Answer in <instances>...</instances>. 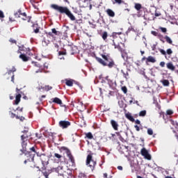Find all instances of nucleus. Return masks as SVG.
Returning <instances> with one entry per match:
<instances>
[{"instance_id":"obj_1","label":"nucleus","mask_w":178,"mask_h":178,"mask_svg":"<svg viewBox=\"0 0 178 178\" xmlns=\"http://www.w3.org/2000/svg\"><path fill=\"white\" fill-rule=\"evenodd\" d=\"M51 8L60 13V15H66L72 22H74L76 20V17L72 13V11L69 9V8L66 6H58V4H51Z\"/></svg>"},{"instance_id":"obj_2","label":"nucleus","mask_w":178,"mask_h":178,"mask_svg":"<svg viewBox=\"0 0 178 178\" xmlns=\"http://www.w3.org/2000/svg\"><path fill=\"white\" fill-rule=\"evenodd\" d=\"M102 57L104 60L97 56H95V59L99 63H100V65H102V66H108L109 69H112V67H114V66L116 65L115 64V61L111 56L102 54Z\"/></svg>"},{"instance_id":"obj_3","label":"nucleus","mask_w":178,"mask_h":178,"mask_svg":"<svg viewBox=\"0 0 178 178\" xmlns=\"http://www.w3.org/2000/svg\"><path fill=\"white\" fill-rule=\"evenodd\" d=\"M86 165L91 169L92 171L95 169L97 161L92 159V154H90L87 156Z\"/></svg>"},{"instance_id":"obj_4","label":"nucleus","mask_w":178,"mask_h":178,"mask_svg":"<svg viewBox=\"0 0 178 178\" xmlns=\"http://www.w3.org/2000/svg\"><path fill=\"white\" fill-rule=\"evenodd\" d=\"M134 8L137 10L138 17H143L145 11H144V8L140 3H135Z\"/></svg>"},{"instance_id":"obj_5","label":"nucleus","mask_w":178,"mask_h":178,"mask_svg":"<svg viewBox=\"0 0 178 178\" xmlns=\"http://www.w3.org/2000/svg\"><path fill=\"white\" fill-rule=\"evenodd\" d=\"M61 149L63 151H65V154H67V156L69 158V161L71 162V166H75L76 163L74 162V157L72 154V152H70V149H67L66 147H62Z\"/></svg>"},{"instance_id":"obj_6","label":"nucleus","mask_w":178,"mask_h":178,"mask_svg":"<svg viewBox=\"0 0 178 178\" xmlns=\"http://www.w3.org/2000/svg\"><path fill=\"white\" fill-rule=\"evenodd\" d=\"M53 170L58 173L60 176H63V178H69L70 175H69V173L66 172V171H64L63 167L58 166L56 168H54Z\"/></svg>"},{"instance_id":"obj_7","label":"nucleus","mask_w":178,"mask_h":178,"mask_svg":"<svg viewBox=\"0 0 178 178\" xmlns=\"http://www.w3.org/2000/svg\"><path fill=\"white\" fill-rule=\"evenodd\" d=\"M27 135H22L21 138L23 140L22 143V149H21V152L24 154L26 151H27V142H26V138H27Z\"/></svg>"},{"instance_id":"obj_8","label":"nucleus","mask_w":178,"mask_h":178,"mask_svg":"<svg viewBox=\"0 0 178 178\" xmlns=\"http://www.w3.org/2000/svg\"><path fill=\"white\" fill-rule=\"evenodd\" d=\"M110 45H113V47H114L115 49H118V51L120 52H121V54L123 52V51H124L123 49V48H122V47L120 46V43L119 42H116L114 40H111L110 41Z\"/></svg>"},{"instance_id":"obj_9","label":"nucleus","mask_w":178,"mask_h":178,"mask_svg":"<svg viewBox=\"0 0 178 178\" xmlns=\"http://www.w3.org/2000/svg\"><path fill=\"white\" fill-rule=\"evenodd\" d=\"M140 154L142 156H144L145 159H147L148 161H151V154L148 153V150H147L145 147H143L141 149Z\"/></svg>"},{"instance_id":"obj_10","label":"nucleus","mask_w":178,"mask_h":178,"mask_svg":"<svg viewBox=\"0 0 178 178\" xmlns=\"http://www.w3.org/2000/svg\"><path fill=\"white\" fill-rule=\"evenodd\" d=\"M71 124L72 123L66 120H60L58 122V126L61 129H67V127H70Z\"/></svg>"},{"instance_id":"obj_11","label":"nucleus","mask_w":178,"mask_h":178,"mask_svg":"<svg viewBox=\"0 0 178 178\" xmlns=\"http://www.w3.org/2000/svg\"><path fill=\"white\" fill-rule=\"evenodd\" d=\"M102 38L105 41V42H107L111 45V41H113V40L111 39V36L108 38V32L104 31L101 34Z\"/></svg>"},{"instance_id":"obj_12","label":"nucleus","mask_w":178,"mask_h":178,"mask_svg":"<svg viewBox=\"0 0 178 178\" xmlns=\"http://www.w3.org/2000/svg\"><path fill=\"white\" fill-rule=\"evenodd\" d=\"M120 35H122V37H124V34L122 32H113L111 35H110V40H113L116 42V39L118 38V36L121 38Z\"/></svg>"},{"instance_id":"obj_13","label":"nucleus","mask_w":178,"mask_h":178,"mask_svg":"<svg viewBox=\"0 0 178 178\" xmlns=\"http://www.w3.org/2000/svg\"><path fill=\"white\" fill-rule=\"evenodd\" d=\"M104 79L106 80L111 88H115V87H116V82L113 81V79L109 77V76H106Z\"/></svg>"},{"instance_id":"obj_14","label":"nucleus","mask_w":178,"mask_h":178,"mask_svg":"<svg viewBox=\"0 0 178 178\" xmlns=\"http://www.w3.org/2000/svg\"><path fill=\"white\" fill-rule=\"evenodd\" d=\"M159 52L161 55H163L166 58V55H169V56H172V54H173V51L172 49H168L166 51L162 49H159Z\"/></svg>"},{"instance_id":"obj_15","label":"nucleus","mask_w":178,"mask_h":178,"mask_svg":"<svg viewBox=\"0 0 178 178\" xmlns=\"http://www.w3.org/2000/svg\"><path fill=\"white\" fill-rule=\"evenodd\" d=\"M47 35L49 37H54V35H60V32L59 31H56L55 28L51 29V32H46Z\"/></svg>"},{"instance_id":"obj_16","label":"nucleus","mask_w":178,"mask_h":178,"mask_svg":"<svg viewBox=\"0 0 178 178\" xmlns=\"http://www.w3.org/2000/svg\"><path fill=\"white\" fill-rule=\"evenodd\" d=\"M51 101L54 104H57V105H60V106L66 108V105L63 104V103L62 102V100L58 97L53 98L51 99Z\"/></svg>"},{"instance_id":"obj_17","label":"nucleus","mask_w":178,"mask_h":178,"mask_svg":"<svg viewBox=\"0 0 178 178\" xmlns=\"http://www.w3.org/2000/svg\"><path fill=\"white\" fill-rule=\"evenodd\" d=\"M20 15L21 16H18V17L22 18V19L25 22H28V23H30V21L31 20V17L27 16V14H26V13H21Z\"/></svg>"},{"instance_id":"obj_18","label":"nucleus","mask_w":178,"mask_h":178,"mask_svg":"<svg viewBox=\"0 0 178 178\" xmlns=\"http://www.w3.org/2000/svg\"><path fill=\"white\" fill-rule=\"evenodd\" d=\"M26 155H28V159L25 160L24 161V163L26 164V163H27V162H34V156H35V154H32L31 152H29L28 154H26Z\"/></svg>"},{"instance_id":"obj_19","label":"nucleus","mask_w":178,"mask_h":178,"mask_svg":"<svg viewBox=\"0 0 178 178\" xmlns=\"http://www.w3.org/2000/svg\"><path fill=\"white\" fill-rule=\"evenodd\" d=\"M149 62L151 63H155V62H156V60L152 56H149L146 58V65H148Z\"/></svg>"},{"instance_id":"obj_20","label":"nucleus","mask_w":178,"mask_h":178,"mask_svg":"<svg viewBox=\"0 0 178 178\" xmlns=\"http://www.w3.org/2000/svg\"><path fill=\"white\" fill-rule=\"evenodd\" d=\"M32 28L33 30V33H35V34H38V33H40V27L38 26V24H33L32 25Z\"/></svg>"},{"instance_id":"obj_21","label":"nucleus","mask_w":178,"mask_h":178,"mask_svg":"<svg viewBox=\"0 0 178 178\" xmlns=\"http://www.w3.org/2000/svg\"><path fill=\"white\" fill-rule=\"evenodd\" d=\"M167 68L169 69V70H172V72H175L176 67L173 65V63L172 62L168 63L166 64Z\"/></svg>"},{"instance_id":"obj_22","label":"nucleus","mask_w":178,"mask_h":178,"mask_svg":"<svg viewBox=\"0 0 178 178\" xmlns=\"http://www.w3.org/2000/svg\"><path fill=\"white\" fill-rule=\"evenodd\" d=\"M125 118L127 119H128V120H130V122H136V120H134V117H133V115H131V113H127L125 114Z\"/></svg>"},{"instance_id":"obj_23","label":"nucleus","mask_w":178,"mask_h":178,"mask_svg":"<svg viewBox=\"0 0 178 178\" xmlns=\"http://www.w3.org/2000/svg\"><path fill=\"white\" fill-rule=\"evenodd\" d=\"M111 124L112 127L114 129V130H118V128L119 127V124L116 122V121L111 120Z\"/></svg>"},{"instance_id":"obj_24","label":"nucleus","mask_w":178,"mask_h":178,"mask_svg":"<svg viewBox=\"0 0 178 178\" xmlns=\"http://www.w3.org/2000/svg\"><path fill=\"white\" fill-rule=\"evenodd\" d=\"M22 98V95L21 94H18L16 95L15 97V100L14 102V105H19V103L20 102V99Z\"/></svg>"},{"instance_id":"obj_25","label":"nucleus","mask_w":178,"mask_h":178,"mask_svg":"<svg viewBox=\"0 0 178 178\" xmlns=\"http://www.w3.org/2000/svg\"><path fill=\"white\" fill-rule=\"evenodd\" d=\"M108 16H109L110 17H115V12L113 10H112L111 9H107L106 10Z\"/></svg>"},{"instance_id":"obj_26","label":"nucleus","mask_w":178,"mask_h":178,"mask_svg":"<svg viewBox=\"0 0 178 178\" xmlns=\"http://www.w3.org/2000/svg\"><path fill=\"white\" fill-rule=\"evenodd\" d=\"M113 5H122L124 3V0H112Z\"/></svg>"},{"instance_id":"obj_27","label":"nucleus","mask_w":178,"mask_h":178,"mask_svg":"<svg viewBox=\"0 0 178 178\" xmlns=\"http://www.w3.org/2000/svg\"><path fill=\"white\" fill-rule=\"evenodd\" d=\"M19 59H22L23 60V62H28L29 57H27V56H26V54H22L21 55H19Z\"/></svg>"},{"instance_id":"obj_28","label":"nucleus","mask_w":178,"mask_h":178,"mask_svg":"<svg viewBox=\"0 0 178 178\" xmlns=\"http://www.w3.org/2000/svg\"><path fill=\"white\" fill-rule=\"evenodd\" d=\"M161 83H162L163 86H164V87H169L170 83L169 82V80L168 79H164L161 81Z\"/></svg>"},{"instance_id":"obj_29","label":"nucleus","mask_w":178,"mask_h":178,"mask_svg":"<svg viewBox=\"0 0 178 178\" xmlns=\"http://www.w3.org/2000/svg\"><path fill=\"white\" fill-rule=\"evenodd\" d=\"M164 40H165L166 42H168V44H170V45H172V44H173V41L172 40V39H170V38L168 35H165L164 37Z\"/></svg>"},{"instance_id":"obj_30","label":"nucleus","mask_w":178,"mask_h":178,"mask_svg":"<svg viewBox=\"0 0 178 178\" xmlns=\"http://www.w3.org/2000/svg\"><path fill=\"white\" fill-rule=\"evenodd\" d=\"M65 84L68 87H73V80H66Z\"/></svg>"},{"instance_id":"obj_31","label":"nucleus","mask_w":178,"mask_h":178,"mask_svg":"<svg viewBox=\"0 0 178 178\" xmlns=\"http://www.w3.org/2000/svg\"><path fill=\"white\" fill-rule=\"evenodd\" d=\"M121 73L123 74V77L127 80L129 79V72H124L123 70H121Z\"/></svg>"},{"instance_id":"obj_32","label":"nucleus","mask_w":178,"mask_h":178,"mask_svg":"<svg viewBox=\"0 0 178 178\" xmlns=\"http://www.w3.org/2000/svg\"><path fill=\"white\" fill-rule=\"evenodd\" d=\"M157 38H159L160 40V41H161V42L164 43L165 40H163V38H165V37H163V35L159 33L157 35Z\"/></svg>"},{"instance_id":"obj_33","label":"nucleus","mask_w":178,"mask_h":178,"mask_svg":"<svg viewBox=\"0 0 178 178\" xmlns=\"http://www.w3.org/2000/svg\"><path fill=\"white\" fill-rule=\"evenodd\" d=\"M145 115H147V111H145V110L141 111L139 113V116H140L141 118H144V116H145Z\"/></svg>"},{"instance_id":"obj_34","label":"nucleus","mask_w":178,"mask_h":178,"mask_svg":"<svg viewBox=\"0 0 178 178\" xmlns=\"http://www.w3.org/2000/svg\"><path fill=\"white\" fill-rule=\"evenodd\" d=\"M78 178H87V175L83 172H81L79 174Z\"/></svg>"},{"instance_id":"obj_35","label":"nucleus","mask_w":178,"mask_h":178,"mask_svg":"<svg viewBox=\"0 0 178 178\" xmlns=\"http://www.w3.org/2000/svg\"><path fill=\"white\" fill-rule=\"evenodd\" d=\"M9 115H10V118H12V119H14V118H16V116H17V115L13 113L12 112V111H9Z\"/></svg>"},{"instance_id":"obj_36","label":"nucleus","mask_w":178,"mask_h":178,"mask_svg":"<svg viewBox=\"0 0 178 178\" xmlns=\"http://www.w3.org/2000/svg\"><path fill=\"white\" fill-rule=\"evenodd\" d=\"M51 88H52L51 86H45L43 88V90H44V91H49V90H51Z\"/></svg>"},{"instance_id":"obj_37","label":"nucleus","mask_w":178,"mask_h":178,"mask_svg":"<svg viewBox=\"0 0 178 178\" xmlns=\"http://www.w3.org/2000/svg\"><path fill=\"white\" fill-rule=\"evenodd\" d=\"M174 112L173 110L168 109L166 111V115H168L170 116L171 115H173Z\"/></svg>"},{"instance_id":"obj_38","label":"nucleus","mask_w":178,"mask_h":178,"mask_svg":"<svg viewBox=\"0 0 178 178\" xmlns=\"http://www.w3.org/2000/svg\"><path fill=\"white\" fill-rule=\"evenodd\" d=\"M33 63L36 67H42V65H41L38 62H33Z\"/></svg>"},{"instance_id":"obj_39","label":"nucleus","mask_w":178,"mask_h":178,"mask_svg":"<svg viewBox=\"0 0 178 178\" xmlns=\"http://www.w3.org/2000/svg\"><path fill=\"white\" fill-rule=\"evenodd\" d=\"M10 111H14V112H16L17 111H19V112H23V108L18 107L15 110L13 108H10Z\"/></svg>"},{"instance_id":"obj_40","label":"nucleus","mask_w":178,"mask_h":178,"mask_svg":"<svg viewBox=\"0 0 178 178\" xmlns=\"http://www.w3.org/2000/svg\"><path fill=\"white\" fill-rule=\"evenodd\" d=\"M42 173L45 178H48V176H49V173L47 171H42Z\"/></svg>"},{"instance_id":"obj_41","label":"nucleus","mask_w":178,"mask_h":178,"mask_svg":"<svg viewBox=\"0 0 178 178\" xmlns=\"http://www.w3.org/2000/svg\"><path fill=\"white\" fill-rule=\"evenodd\" d=\"M15 72H16V68L15 67H13V68L11 70H10L8 73V74H10V73H15Z\"/></svg>"},{"instance_id":"obj_42","label":"nucleus","mask_w":178,"mask_h":178,"mask_svg":"<svg viewBox=\"0 0 178 178\" xmlns=\"http://www.w3.org/2000/svg\"><path fill=\"white\" fill-rule=\"evenodd\" d=\"M85 138H88V140H92L94 137L92 136V134H86V136L85 137Z\"/></svg>"},{"instance_id":"obj_43","label":"nucleus","mask_w":178,"mask_h":178,"mask_svg":"<svg viewBox=\"0 0 178 178\" xmlns=\"http://www.w3.org/2000/svg\"><path fill=\"white\" fill-rule=\"evenodd\" d=\"M122 91L124 92V94H127V88L126 86L122 87Z\"/></svg>"},{"instance_id":"obj_44","label":"nucleus","mask_w":178,"mask_h":178,"mask_svg":"<svg viewBox=\"0 0 178 178\" xmlns=\"http://www.w3.org/2000/svg\"><path fill=\"white\" fill-rule=\"evenodd\" d=\"M54 156H55V158H57V159H60V158H62V155H60L58 153H55Z\"/></svg>"},{"instance_id":"obj_45","label":"nucleus","mask_w":178,"mask_h":178,"mask_svg":"<svg viewBox=\"0 0 178 178\" xmlns=\"http://www.w3.org/2000/svg\"><path fill=\"white\" fill-rule=\"evenodd\" d=\"M16 119H19L21 122H23L25 118H24V117H23V116H21V117H20V116H19V115H17V116H16Z\"/></svg>"},{"instance_id":"obj_46","label":"nucleus","mask_w":178,"mask_h":178,"mask_svg":"<svg viewBox=\"0 0 178 178\" xmlns=\"http://www.w3.org/2000/svg\"><path fill=\"white\" fill-rule=\"evenodd\" d=\"M21 15H22V11L20 10L15 13V17H19V16H22Z\"/></svg>"},{"instance_id":"obj_47","label":"nucleus","mask_w":178,"mask_h":178,"mask_svg":"<svg viewBox=\"0 0 178 178\" xmlns=\"http://www.w3.org/2000/svg\"><path fill=\"white\" fill-rule=\"evenodd\" d=\"M159 29L161 30V31H162V33H166V31H168V29H166V28L160 27Z\"/></svg>"},{"instance_id":"obj_48","label":"nucleus","mask_w":178,"mask_h":178,"mask_svg":"<svg viewBox=\"0 0 178 178\" xmlns=\"http://www.w3.org/2000/svg\"><path fill=\"white\" fill-rule=\"evenodd\" d=\"M152 34L153 35H154L155 37H158V35H159V33H158V32H156V31H152Z\"/></svg>"},{"instance_id":"obj_49","label":"nucleus","mask_w":178,"mask_h":178,"mask_svg":"<svg viewBox=\"0 0 178 178\" xmlns=\"http://www.w3.org/2000/svg\"><path fill=\"white\" fill-rule=\"evenodd\" d=\"M147 134H154V131H152V129H147Z\"/></svg>"},{"instance_id":"obj_50","label":"nucleus","mask_w":178,"mask_h":178,"mask_svg":"<svg viewBox=\"0 0 178 178\" xmlns=\"http://www.w3.org/2000/svg\"><path fill=\"white\" fill-rule=\"evenodd\" d=\"M58 55H66V50L59 51Z\"/></svg>"},{"instance_id":"obj_51","label":"nucleus","mask_w":178,"mask_h":178,"mask_svg":"<svg viewBox=\"0 0 178 178\" xmlns=\"http://www.w3.org/2000/svg\"><path fill=\"white\" fill-rule=\"evenodd\" d=\"M9 41L12 44H17V41L15 40H14V39L10 38Z\"/></svg>"},{"instance_id":"obj_52","label":"nucleus","mask_w":178,"mask_h":178,"mask_svg":"<svg viewBox=\"0 0 178 178\" xmlns=\"http://www.w3.org/2000/svg\"><path fill=\"white\" fill-rule=\"evenodd\" d=\"M0 17L1 19H3V17H5V15H3V12L2 10H0Z\"/></svg>"},{"instance_id":"obj_53","label":"nucleus","mask_w":178,"mask_h":178,"mask_svg":"<svg viewBox=\"0 0 178 178\" xmlns=\"http://www.w3.org/2000/svg\"><path fill=\"white\" fill-rule=\"evenodd\" d=\"M22 133L27 134L29 133V128H24V130L22 131Z\"/></svg>"},{"instance_id":"obj_54","label":"nucleus","mask_w":178,"mask_h":178,"mask_svg":"<svg viewBox=\"0 0 178 178\" xmlns=\"http://www.w3.org/2000/svg\"><path fill=\"white\" fill-rule=\"evenodd\" d=\"M161 13H156V12H155V13H154V16H155L156 17H159V16H161Z\"/></svg>"},{"instance_id":"obj_55","label":"nucleus","mask_w":178,"mask_h":178,"mask_svg":"<svg viewBox=\"0 0 178 178\" xmlns=\"http://www.w3.org/2000/svg\"><path fill=\"white\" fill-rule=\"evenodd\" d=\"M30 151H32V152H34L35 154H36L35 147H31Z\"/></svg>"},{"instance_id":"obj_56","label":"nucleus","mask_w":178,"mask_h":178,"mask_svg":"<svg viewBox=\"0 0 178 178\" xmlns=\"http://www.w3.org/2000/svg\"><path fill=\"white\" fill-rule=\"evenodd\" d=\"M160 66H161V67H165V62H164V61H161V62L160 63Z\"/></svg>"},{"instance_id":"obj_57","label":"nucleus","mask_w":178,"mask_h":178,"mask_svg":"<svg viewBox=\"0 0 178 178\" xmlns=\"http://www.w3.org/2000/svg\"><path fill=\"white\" fill-rule=\"evenodd\" d=\"M11 81L13 83H15V74H13L12 76H11Z\"/></svg>"},{"instance_id":"obj_58","label":"nucleus","mask_w":178,"mask_h":178,"mask_svg":"<svg viewBox=\"0 0 178 178\" xmlns=\"http://www.w3.org/2000/svg\"><path fill=\"white\" fill-rule=\"evenodd\" d=\"M117 168L118 169V170H123V167L122 165H118Z\"/></svg>"},{"instance_id":"obj_59","label":"nucleus","mask_w":178,"mask_h":178,"mask_svg":"<svg viewBox=\"0 0 178 178\" xmlns=\"http://www.w3.org/2000/svg\"><path fill=\"white\" fill-rule=\"evenodd\" d=\"M117 136H118V138H119L121 141H124V139H122V136H120V134H118Z\"/></svg>"},{"instance_id":"obj_60","label":"nucleus","mask_w":178,"mask_h":178,"mask_svg":"<svg viewBox=\"0 0 178 178\" xmlns=\"http://www.w3.org/2000/svg\"><path fill=\"white\" fill-rule=\"evenodd\" d=\"M103 177L104 178H108V173L105 172L103 174Z\"/></svg>"},{"instance_id":"obj_61","label":"nucleus","mask_w":178,"mask_h":178,"mask_svg":"<svg viewBox=\"0 0 178 178\" xmlns=\"http://www.w3.org/2000/svg\"><path fill=\"white\" fill-rule=\"evenodd\" d=\"M135 123H136V124H140L141 123V122H140V120H136L135 121Z\"/></svg>"},{"instance_id":"obj_62","label":"nucleus","mask_w":178,"mask_h":178,"mask_svg":"<svg viewBox=\"0 0 178 178\" xmlns=\"http://www.w3.org/2000/svg\"><path fill=\"white\" fill-rule=\"evenodd\" d=\"M135 129L137 130V131H140V127L138 125H135Z\"/></svg>"},{"instance_id":"obj_63","label":"nucleus","mask_w":178,"mask_h":178,"mask_svg":"<svg viewBox=\"0 0 178 178\" xmlns=\"http://www.w3.org/2000/svg\"><path fill=\"white\" fill-rule=\"evenodd\" d=\"M20 90H22V88L19 89L18 88H17L16 92H17V94H19V91H20Z\"/></svg>"},{"instance_id":"obj_64","label":"nucleus","mask_w":178,"mask_h":178,"mask_svg":"<svg viewBox=\"0 0 178 178\" xmlns=\"http://www.w3.org/2000/svg\"><path fill=\"white\" fill-rule=\"evenodd\" d=\"M44 69H48V65H47V63L44 64Z\"/></svg>"}]
</instances>
